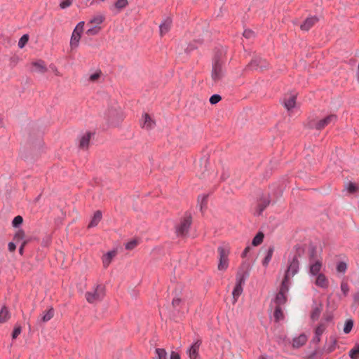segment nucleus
<instances>
[{
  "mask_svg": "<svg viewBox=\"0 0 359 359\" xmlns=\"http://www.w3.org/2000/svg\"><path fill=\"white\" fill-rule=\"evenodd\" d=\"M51 242V238L50 236H46L42 241L41 245L43 247H48Z\"/></svg>",
  "mask_w": 359,
  "mask_h": 359,
  "instance_id": "13d9d810",
  "label": "nucleus"
},
{
  "mask_svg": "<svg viewBox=\"0 0 359 359\" xmlns=\"http://www.w3.org/2000/svg\"><path fill=\"white\" fill-rule=\"evenodd\" d=\"M269 198H264L260 200L259 203L257 204V215H261L262 212L266 208V207L270 204Z\"/></svg>",
  "mask_w": 359,
  "mask_h": 359,
  "instance_id": "aec40b11",
  "label": "nucleus"
},
{
  "mask_svg": "<svg viewBox=\"0 0 359 359\" xmlns=\"http://www.w3.org/2000/svg\"><path fill=\"white\" fill-rule=\"evenodd\" d=\"M222 97L218 94H214L210 97V102L211 104H216L221 101Z\"/></svg>",
  "mask_w": 359,
  "mask_h": 359,
  "instance_id": "de8ad7c7",
  "label": "nucleus"
},
{
  "mask_svg": "<svg viewBox=\"0 0 359 359\" xmlns=\"http://www.w3.org/2000/svg\"><path fill=\"white\" fill-rule=\"evenodd\" d=\"M83 21L79 22L72 34L70 39V46L72 49L76 48L79 46L81 34L83 31Z\"/></svg>",
  "mask_w": 359,
  "mask_h": 359,
  "instance_id": "0eeeda50",
  "label": "nucleus"
},
{
  "mask_svg": "<svg viewBox=\"0 0 359 359\" xmlns=\"http://www.w3.org/2000/svg\"><path fill=\"white\" fill-rule=\"evenodd\" d=\"M208 196V195H201L198 196V202L200 203V209L201 211H203L204 208H207Z\"/></svg>",
  "mask_w": 359,
  "mask_h": 359,
  "instance_id": "72a5a7b5",
  "label": "nucleus"
},
{
  "mask_svg": "<svg viewBox=\"0 0 359 359\" xmlns=\"http://www.w3.org/2000/svg\"><path fill=\"white\" fill-rule=\"evenodd\" d=\"M353 327V320L352 319H348L345 322L344 332L346 334H348Z\"/></svg>",
  "mask_w": 359,
  "mask_h": 359,
  "instance_id": "58836bf2",
  "label": "nucleus"
},
{
  "mask_svg": "<svg viewBox=\"0 0 359 359\" xmlns=\"http://www.w3.org/2000/svg\"><path fill=\"white\" fill-rule=\"evenodd\" d=\"M54 315V310L51 307L49 310H48L42 316L41 320L43 322H47L50 320Z\"/></svg>",
  "mask_w": 359,
  "mask_h": 359,
  "instance_id": "4c0bfd02",
  "label": "nucleus"
},
{
  "mask_svg": "<svg viewBox=\"0 0 359 359\" xmlns=\"http://www.w3.org/2000/svg\"><path fill=\"white\" fill-rule=\"evenodd\" d=\"M217 251L219 253L217 269L219 271H226L229 266V248L228 247L219 246Z\"/></svg>",
  "mask_w": 359,
  "mask_h": 359,
  "instance_id": "20e7f679",
  "label": "nucleus"
},
{
  "mask_svg": "<svg viewBox=\"0 0 359 359\" xmlns=\"http://www.w3.org/2000/svg\"><path fill=\"white\" fill-rule=\"evenodd\" d=\"M353 301L355 303L359 304V292H357L353 294Z\"/></svg>",
  "mask_w": 359,
  "mask_h": 359,
  "instance_id": "e2e57ef3",
  "label": "nucleus"
},
{
  "mask_svg": "<svg viewBox=\"0 0 359 359\" xmlns=\"http://www.w3.org/2000/svg\"><path fill=\"white\" fill-rule=\"evenodd\" d=\"M325 330V326L323 324H319L315 329L314 334L321 337Z\"/></svg>",
  "mask_w": 359,
  "mask_h": 359,
  "instance_id": "a18cd8bd",
  "label": "nucleus"
},
{
  "mask_svg": "<svg viewBox=\"0 0 359 359\" xmlns=\"http://www.w3.org/2000/svg\"><path fill=\"white\" fill-rule=\"evenodd\" d=\"M170 359H180V355L177 352L172 351L170 353Z\"/></svg>",
  "mask_w": 359,
  "mask_h": 359,
  "instance_id": "052dcab7",
  "label": "nucleus"
},
{
  "mask_svg": "<svg viewBox=\"0 0 359 359\" xmlns=\"http://www.w3.org/2000/svg\"><path fill=\"white\" fill-rule=\"evenodd\" d=\"M273 252H274V246L271 245L270 247H269V248L266 250V256L264 258V259L262 260V265L265 268L268 266V265L272 258Z\"/></svg>",
  "mask_w": 359,
  "mask_h": 359,
  "instance_id": "5701e85b",
  "label": "nucleus"
},
{
  "mask_svg": "<svg viewBox=\"0 0 359 359\" xmlns=\"http://www.w3.org/2000/svg\"><path fill=\"white\" fill-rule=\"evenodd\" d=\"M201 340H196L187 350V353L190 359H197L198 356V351L200 346L201 345Z\"/></svg>",
  "mask_w": 359,
  "mask_h": 359,
  "instance_id": "1a4fd4ad",
  "label": "nucleus"
},
{
  "mask_svg": "<svg viewBox=\"0 0 359 359\" xmlns=\"http://www.w3.org/2000/svg\"><path fill=\"white\" fill-rule=\"evenodd\" d=\"M172 25V19L170 17H167L159 25V31L161 36L167 34Z\"/></svg>",
  "mask_w": 359,
  "mask_h": 359,
  "instance_id": "9d476101",
  "label": "nucleus"
},
{
  "mask_svg": "<svg viewBox=\"0 0 359 359\" xmlns=\"http://www.w3.org/2000/svg\"><path fill=\"white\" fill-rule=\"evenodd\" d=\"M337 120V116L335 114H330L327 116L325 118L318 121L316 123L313 121H309L308 123V128L310 129L315 128L318 130H321L324 129L326 126H327L331 123H335Z\"/></svg>",
  "mask_w": 359,
  "mask_h": 359,
  "instance_id": "39448f33",
  "label": "nucleus"
},
{
  "mask_svg": "<svg viewBox=\"0 0 359 359\" xmlns=\"http://www.w3.org/2000/svg\"><path fill=\"white\" fill-rule=\"evenodd\" d=\"M325 319V320H326L327 322H329V321L332 320V316H327Z\"/></svg>",
  "mask_w": 359,
  "mask_h": 359,
  "instance_id": "338daca9",
  "label": "nucleus"
},
{
  "mask_svg": "<svg viewBox=\"0 0 359 359\" xmlns=\"http://www.w3.org/2000/svg\"><path fill=\"white\" fill-rule=\"evenodd\" d=\"M157 359H167V353L164 348H156Z\"/></svg>",
  "mask_w": 359,
  "mask_h": 359,
  "instance_id": "a19ab883",
  "label": "nucleus"
},
{
  "mask_svg": "<svg viewBox=\"0 0 359 359\" xmlns=\"http://www.w3.org/2000/svg\"><path fill=\"white\" fill-rule=\"evenodd\" d=\"M29 36L28 34H24L21 36L18 41V47L22 48L25 44L28 42Z\"/></svg>",
  "mask_w": 359,
  "mask_h": 359,
  "instance_id": "c03bdc74",
  "label": "nucleus"
},
{
  "mask_svg": "<svg viewBox=\"0 0 359 359\" xmlns=\"http://www.w3.org/2000/svg\"><path fill=\"white\" fill-rule=\"evenodd\" d=\"M101 74H102V72L100 70H99V71L96 72L95 73L91 74L90 76L89 80L90 81H95L100 77Z\"/></svg>",
  "mask_w": 359,
  "mask_h": 359,
  "instance_id": "4d7b16f0",
  "label": "nucleus"
},
{
  "mask_svg": "<svg viewBox=\"0 0 359 359\" xmlns=\"http://www.w3.org/2000/svg\"><path fill=\"white\" fill-rule=\"evenodd\" d=\"M347 269V264L344 262H339L337 265V271L339 273H345Z\"/></svg>",
  "mask_w": 359,
  "mask_h": 359,
  "instance_id": "37998d69",
  "label": "nucleus"
},
{
  "mask_svg": "<svg viewBox=\"0 0 359 359\" xmlns=\"http://www.w3.org/2000/svg\"><path fill=\"white\" fill-rule=\"evenodd\" d=\"M11 61L15 65L18 62V58L17 57H13L11 58Z\"/></svg>",
  "mask_w": 359,
  "mask_h": 359,
  "instance_id": "69168bd1",
  "label": "nucleus"
},
{
  "mask_svg": "<svg viewBox=\"0 0 359 359\" xmlns=\"http://www.w3.org/2000/svg\"><path fill=\"white\" fill-rule=\"evenodd\" d=\"M330 344L328 346L327 348V353H332L335 350L337 344V338L334 335H331L330 337Z\"/></svg>",
  "mask_w": 359,
  "mask_h": 359,
  "instance_id": "7c9ffc66",
  "label": "nucleus"
},
{
  "mask_svg": "<svg viewBox=\"0 0 359 359\" xmlns=\"http://www.w3.org/2000/svg\"><path fill=\"white\" fill-rule=\"evenodd\" d=\"M72 0H63L60 4V7L62 9H65L72 4Z\"/></svg>",
  "mask_w": 359,
  "mask_h": 359,
  "instance_id": "5fc2aeb1",
  "label": "nucleus"
},
{
  "mask_svg": "<svg viewBox=\"0 0 359 359\" xmlns=\"http://www.w3.org/2000/svg\"><path fill=\"white\" fill-rule=\"evenodd\" d=\"M322 267V263L320 261H316L310 266V273L313 276H318Z\"/></svg>",
  "mask_w": 359,
  "mask_h": 359,
  "instance_id": "cd10ccee",
  "label": "nucleus"
},
{
  "mask_svg": "<svg viewBox=\"0 0 359 359\" xmlns=\"http://www.w3.org/2000/svg\"><path fill=\"white\" fill-rule=\"evenodd\" d=\"M104 20V16L102 15H97L94 16L90 21V24H95L97 26L102 24Z\"/></svg>",
  "mask_w": 359,
  "mask_h": 359,
  "instance_id": "e433bc0d",
  "label": "nucleus"
},
{
  "mask_svg": "<svg viewBox=\"0 0 359 359\" xmlns=\"http://www.w3.org/2000/svg\"><path fill=\"white\" fill-rule=\"evenodd\" d=\"M299 257H300V254L295 255L292 259H289L288 266L284 276L290 278L298 273L299 269Z\"/></svg>",
  "mask_w": 359,
  "mask_h": 359,
  "instance_id": "423d86ee",
  "label": "nucleus"
},
{
  "mask_svg": "<svg viewBox=\"0 0 359 359\" xmlns=\"http://www.w3.org/2000/svg\"><path fill=\"white\" fill-rule=\"evenodd\" d=\"M250 250V248L249 246H247L242 252V255H241L242 257H245L247 256L248 253L249 252Z\"/></svg>",
  "mask_w": 359,
  "mask_h": 359,
  "instance_id": "0e129e2a",
  "label": "nucleus"
},
{
  "mask_svg": "<svg viewBox=\"0 0 359 359\" xmlns=\"http://www.w3.org/2000/svg\"><path fill=\"white\" fill-rule=\"evenodd\" d=\"M138 244V242L137 240L135 239H133V240H131L130 241L128 242L126 245H125V248L126 250H133Z\"/></svg>",
  "mask_w": 359,
  "mask_h": 359,
  "instance_id": "49530a36",
  "label": "nucleus"
},
{
  "mask_svg": "<svg viewBox=\"0 0 359 359\" xmlns=\"http://www.w3.org/2000/svg\"><path fill=\"white\" fill-rule=\"evenodd\" d=\"M105 296V287L103 285L98 284L93 291L86 292L85 297L86 301L90 304H94L97 302H100Z\"/></svg>",
  "mask_w": 359,
  "mask_h": 359,
  "instance_id": "7ed1b4c3",
  "label": "nucleus"
},
{
  "mask_svg": "<svg viewBox=\"0 0 359 359\" xmlns=\"http://www.w3.org/2000/svg\"><path fill=\"white\" fill-rule=\"evenodd\" d=\"M307 341V337L304 334H302L297 337L293 339L292 346L294 348H299L304 345Z\"/></svg>",
  "mask_w": 359,
  "mask_h": 359,
  "instance_id": "6ab92c4d",
  "label": "nucleus"
},
{
  "mask_svg": "<svg viewBox=\"0 0 359 359\" xmlns=\"http://www.w3.org/2000/svg\"><path fill=\"white\" fill-rule=\"evenodd\" d=\"M289 285H290V278H287V276H284L282 283L280 285L278 292H282L287 295V293L289 291Z\"/></svg>",
  "mask_w": 359,
  "mask_h": 359,
  "instance_id": "b1692460",
  "label": "nucleus"
},
{
  "mask_svg": "<svg viewBox=\"0 0 359 359\" xmlns=\"http://www.w3.org/2000/svg\"><path fill=\"white\" fill-rule=\"evenodd\" d=\"M29 241H30L29 239H26V240H24L23 241H22V243L19 248V254L20 255H23L24 249H25V246L29 243Z\"/></svg>",
  "mask_w": 359,
  "mask_h": 359,
  "instance_id": "603ef678",
  "label": "nucleus"
},
{
  "mask_svg": "<svg viewBox=\"0 0 359 359\" xmlns=\"http://www.w3.org/2000/svg\"><path fill=\"white\" fill-rule=\"evenodd\" d=\"M323 310V304L320 303L318 305L314 306L311 313V318L312 320L316 321L318 320Z\"/></svg>",
  "mask_w": 359,
  "mask_h": 359,
  "instance_id": "4be33fe9",
  "label": "nucleus"
},
{
  "mask_svg": "<svg viewBox=\"0 0 359 359\" xmlns=\"http://www.w3.org/2000/svg\"><path fill=\"white\" fill-rule=\"evenodd\" d=\"M243 36L246 39H250L254 37L255 32L250 29H245L243 34Z\"/></svg>",
  "mask_w": 359,
  "mask_h": 359,
  "instance_id": "6e6d98bb",
  "label": "nucleus"
},
{
  "mask_svg": "<svg viewBox=\"0 0 359 359\" xmlns=\"http://www.w3.org/2000/svg\"><path fill=\"white\" fill-rule=\"evenodd\" d=\"M128 4V0H116L114 3V7L118 10V11H120L125 8Z\"/></svg>",
  "mask_w": 359,
  "mask_h": 359,
  "instance_id": "f704fd0d",
  "label": "nucleus"
},
{
  "mask_svg": "<svg viewBox=\"0 0 359 359\" xmlns=\"http://www.w3.org/2000/svg\"><path fill=\"white\" fill-rule=\"evenodd\" d=\"M248 276L249 273L248 271L239 269L236 276V285L243 286Z\"/></svg>",
  "mask_w": 359,
  "mask_h": 359,
  "instance_id": "f8f14e48",
  "label": "nucleus"
},
{
  "mask_svg": "<svg viewBox=\"0 0 359 359\" xmlns=\"http://www.w3.org/2000/svg\"><path fill=\"white\" fill-rule=\"evenodd\" d=\"M8 249L11 252H14L16 249V245H15V243H13V242L8 243Z\"/></svg>",
  "mask_w": 359,
  "mask_h": 359,
  "instance_id": "bf43d9fd",
  "label": "nucleus"
},
{
  "mask_svg": "<svg viewBox=\"0 0 359 359\" xmlns=\"http://www.w3.org/2000/svg\"><path fill=\"white\" fill-rule=\"evenodd\" d=\"M100 30H101V27L95 25L91 28H89L86 31V34H88V36H95V35H97L100 32Z\"/></svg>",
  "mask_w": 359,
  "mask_h": 359,
  "instance_id": "ea45409f",
  "label": "nucleus"
},
{
  "mask_svg": "<svg viewBox=\"0 0 359 359\" xmlns=\"http://www.w3.org/2000/svg\"><path fill=\"white\" fill-rule=\"evenodd\" d=\"M273 318L276 323H278L279 321L284 319L285 316L281 307L275 306V309L273 311Z\"/></svg>",
  "mask_w": 359,
  "mask_h": 359,
  "instance_id": "a878e982",
  "label": "nucleus"
},
{
  "mask_svg": "<svg viewBox=\"0 0 359 359\" xmlns=\"http://www.w3.org/2000/svg\"><path fill=\"white\" fill-rule=\"evenodd\" d=\"M287 301V295L283 294L282 292H278L276 294L275 298L273 300V302L275 304V306H280L285 305Z\"/></svg>",
  "mask_w": 359,
  "mask_h": 359,
  "instance_id": "dca6fc26",
  "label": "nucleus"
},
{
  "mask_svg": "<svg viewBox=\"0 0 359 359\" xmlns=\"http://www.w3.org/2000/svg\"><path fill=\"white\" fill-rule=\"evenodd\" d=\"M347 189L349 193L353 194L358 190V187L354 183L350 182L348 185Z\"/></svg>",
  "mask_w": 359,
  "mask_h": 359,
  "instance_id": "3c124183",
  "label": "nucleus"
},
{
  "mask_svg": "<svg viewBox=\"0 0 359 359\" xmlns=\"http://www.w3.org/2000/svg\"><path fill=\"white\" fill-rule=\"evenodd\" d=\"M222 53L217 51L215 53L212 62L211 77L215 83L219 81L223 77V65Z\"/></svg>",
  "mask_w": 359,
  "mask_h": 359,
  "instance_id": "f257e3e1",
  "label": "nucleus"
},
{
  "mask_svg": "<svg viewBox=\"0 0 359 359\" xmlns=\"http://www.w3.org/2000/svg\"><path fill=\"white\" fill-rule=\"evenodd\" d=\"M297 100L296 95H291L289 97H285L283 102L287 110L290 111L295 107Z\"/></svg>",
  "mask_w": 359,
  "mask_h": 359,
  "instance_id": "ddd939ff",
  "label": "nucleus"
},
{
  "mask_svg": "<svg viewBox=\"0 0 359 359\" xmlns=\"http://www.w3.org/2000/svg\"><path fill=\"white\" fill-rule=\"evenodd\" d=\"M348 355L351 359L359 358V344H356L353 348L350 350Z\"/></svg>",
  "mask_w": 359,
  "mask_h": 359,
  "instance_id": "c9c22d12",
  "label": "nucleus"
},
{
  "mask_svg": "<svg viewBox=\"0 0 359 359\" xmlns=\"http://www.w3.org/2000/svg\"><path fill=\"white\" fill-rule=\"evenodd\" d=\"M192 224V217L190 213L186 212L181 218L180 223L175 226V233L177 237H185L189 233Z\"/></svg>",
  "mask_w": 359,
  "mask_h": 359,
  "instance_id": "f03ea898",
  "label": "nucleus"
},
{
  "mask_svg": "<svg viewBox=\"0 0 359 359\" xmlns=\"http://www.w3.org/2000/svg\"><path fill=\"white\" fill-rule=\"evenodd\" d=\"M318 21V18L316 16L307 18L301 25L300 28L303 31H309Z\"/></svg>",
  "mask_w": 359,
  "mask_h": 359,
  "instance_id": "9b49d317",
  "label": "nucleus"
},
{
  "mask_svg": "<svg viewBox=\"0 0 359 359\" xmlns=\"http://www.w3.org/2000/svg\"><path fill=\"white\" fill-rule=\"evenodd\" d=\"M116 255L115 250H111L106 253L102 258V263L104 268H107L110 264L113 257Z\"/></svg>",
  "mask_w": 359,
  "mask_h": 359,
  "instance_id": "412c9836",
  "label": "nucleus"
},
{
  "mask_svg": "<svg viewBox=\"0 0 359 359\" xmlns=\"http://www.w3.org/2000/svg\"><path fill=\"white\" fill-rule=\"evenodd\" d=\"M23 222V218L20 215H18L14 217L12 222V225L13 227H18L20 225H21Z\"/></svg>",
  "mask_w": 359,
  "mask_h": 359,
  "instance_id": "79ce46f5",
  "label": "nucleus"
},
{
  "mask_svg": "<svg viewBox=\"0 0 359 359\" xmlns=\"http://www.w3.org/2000/svg\"><path fill=\"white\" fill-rule=\"evenodd\" d=\"M32 65L36 67V69L41 72V73H45L46 72H47V67H46V65H45V62L43 61V60H39V61H36V62H34L32 63Z\"/></svg>",
  "mask_w": 359,
  "mask_h": 359,
  "instance_id": "c85d7f7f",
  "label": "nucleus"
},
{
  "mask_svg": "<svg viewBox=\"0 0 359 359\" xmlns=\"http://www.w3.org/2000/svg\"><path fill=\"white\" fill-rule=\"evenodd\" d=\"M92 135L93 134L91 133L88 132L85 135L81 136L79 144V147L81 149H88Z\"/></svg>",
  "mask_w": 359,
  "mask_h": 359,
  "instance_id": "4468645a",
  "label": "nucleus"
},
{
  "mask_svg": "<svg viewBox=\"0 0 359 359\" xmlns=\"http://www.w3.org/2000/svg\"><path fill=\"white\" fill-rule=\"evenodd\" d=\"M315 283L318 287H320L323 289H326L329 286L328 279L323 273H319L317 276Z\"/></svg>",
  "mask_w": 359,
  "mask_h": 359,
  "instance_id": "2eb2a0df",
  "label": "nucleus"
},
{
  "mask_svg": "<svg viewBox=\"0 0 359 359\" xmlns=\"http://www.w3.org/2000/svg\"><path fill=\"white\" fill-rule=\"evenodd\" d=\"M203 43V41L202 40H194L191 42H190L187 48L184 49V52L189 55L190 54L192 51L198 49V48L199 47V46H201V44Z\"/></svg>",
  "mask_w": 359,
  "mask_h": 359,
  "instance_id": "a211bd4d",
  "label": "nucleus"
},
{
  "mask_svg": "<svg viewBox=\"0 0 359 359\" xmlns=\"http://www.w3.org/2000/svg\"><path fill=\"white\" fill-rule=\"evenodd\" d=\"M22 332V327L20 325H15L12 332V339H16Z\"/></svg>",
  "mask_w": 359,
  "mask_h": 359,
  "instance_id": "09e8293b",
  "label": "nucleus"
},
{
  "mask_svg": "<svg viewBox=\"0 0 359 359\" xmlns=\"http://www.w3.org/2000/svg\"><path fill=\"white\" fill-rule=\"evenodd\" d=\"M341 290L344 294V295L346 297L348 295V293L349 292V286L348 284L346 282H342L341 283Z\"/></svg>",
  "mask_w": 359,
  "mask_h": 359,
  "instance_id": "8fccbe9b",
  "label": "nucleus"
},
{
  "mask_svg": "<svg viewBox=\"0 0 359 359\" xmlns=\"http://www.w3.org/2000/svg\"><path fill=\"white\" fill-rule=\"evenodd\" d=\"M182 300L181 298L180 297H175L173 298L172 301V307L175 309H177V307L180 305V304L182 303Z\"/></svg>",
  "mask_w": 359,
  "mask_h": 359,
  "instance_id": "864d4df0",
  "label": "nucleus"
},
{
  "mask_svg": "<svg viewBox=\"0 0 359 359\" xmlns=\"http://www.w3.org/2000/svg\"><path fill=\"white\" fill-rule=\"evenodd\" d=\"M143 127H145L147 129H151L155 126V121L150 117V116L148 114L145 113L143 115Z\"/></svg>",
  "mask_w": 359,
  "mask_h": 359,
  "instance_id": "393cba45",
  "label": "nucleus"
},
{
  "mask_svg": "<svg viewBox=\"0 0 359 359\" xmlns=\"http://www.w3.org/2000/svg\"><path fill=\"white\" fill-rule=\"evenodd\" d=\"M102 217V214L100 210H97L94 212V215L88 225V228H92L96 226L99 222L101 221Z\"/></svg>",
  "mask_w": 359,
  "mask_h": 359,
  "instance_id": "f3484780",
  "label": "nucleus"
},
{
  "mask_svg": "<svg viewBox=\"0 0 359 359\" xmlns=\"http://www.w3.org/2000/svg\"><path fill=\"white\" fill-rule=\"evenodd\" d=\"M243 292V286L235 285V287L232 292L233 298L234 299V302H236L238 297Z\"/></svg>",
  "mask_w": 359,
  "mask_h": 359,
  "instance_id": "2f4dec72",
  "label": "nucleus"
},
{
  "mask_svg": "<svg viewBox=\"0 0 359 359\" xmlns=\"http://www.w3.org/2000/svg\"><path fill=\"white\" fill-rule=\"evenodd\" d=\"M269 67L268 62L259 56L254 57L247 65L246 69L250 70H264Z\"/></svg>",
  "mask_w": 359,
  "mask_h": 359,
  "instance_id": "6e6552de",
  "label": "nucleus"
},
{
  "mask_svg": "<svg viewBox=\"0 0 359 359\" xmlns=\"http://www.w3.org/2000/svg\"><path fill=\"white\" fill-rule=\"evenodd\" d=\"M25 233L24 230L18 229L13 236V241L16 243L23 241L25 239Z\"/></svg>",
  "mask_w": 359,
  "mask_h": 359,
  "instance_id": "473e14b6",
  "label": "nucleus"
},
{
  "mask_svg": "<svg viewBox=\"0 0 359 359\" xmlns=\"http://www.w3.org/2000/svg\"><path fill=\"white\" fill-rule=\"evenodd\" d=\"M264 235L262 231H259L256 236L253 238L252 241V245L254 246H257L260 245L264 240Z\"/></svg>",
  "mask_w": 359,
  "mask_h": 359,
  "instance_id": "c756f323",
  "label": "nucleus"
},
{
  "mask_svg": "<svg viewBox=\"0 0 359 359\" xmlns=\"http://www.w3.org/2000/svg\"><path fill=\"white\" fill-rule=\"evenodd\" d=\"M259 359H267V358L264 355H262L259 358Z\"/></svg>",
  "mask_w": 359,
  "mask_h": 359,
  "instance_id": "774afa93",
  "label": "nucleus"
},
{
  "mask_svg": "<svg viewBox=\"0 0 359 359\" xmlns=\"http://www.w3.org/2000/svg\"><path fill=\"white\" fill-rule=\"evenodd\" d=\"M311 341L316 344H318V343L320 341V336H318V335H316L314 334V336L311 340Z\"/></svg>",
  "mask_w": 359,
  "mask_h": 359,
  "instance_id": "680f3d73",
  "label": "nucleus"
},
{
  "mask_svg": "<svg viewBox=\"0 0 359 359\" xmlns=\"http://www.w3.org/2000/svg\"><path fill=\"white\" fill-rule=\"evenodd\" d=\"M11 318V314L6 306L2 307L0 311V323H6Z\"/></svg>",
  "mask_w": 359,
  "mask_h": 359,
  "instance_id": "bb28decb",
  "label": "nucleus"
}]
</instances>
